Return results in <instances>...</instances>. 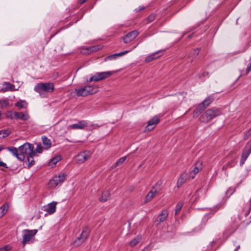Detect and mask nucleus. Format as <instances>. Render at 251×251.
Listing matches in <instances>:
<instances>
[{
    "label": "nucleus",
    "instance_id": "1",
    "mask_svg": "<svg viewBox=\"0 0 251 251\" xmlns=\"http://www.w3.org/2000/svg\"><path fill=\"white\" fill-rule=\"evenodd\" d=\"M54 89V84L52 82L38 83L34 88V91L38 93L42 98L45 97L47 94L52 93Z\"/></svg>",
    "mask_w": 251,
    "mask_h": 251
},
{
    "label": "nucleus",
    "instance_id": "2",
    "mask_svg": "<svg viewBox=\"0 0 251 251\" xmlns=\"http://www.w3.org/2000/svg\"><path fill=\"white\" fill-rule=\"evenodd\" d=\"M20 151V160L23 161L25 156L29 154H35V151L34 150L33 145L25 143L19 147Z\"/></svg>",
    "mask_w": 251,
    "mask_h": 251
},
{
    "label": "nucleus",
    "instance_id": "3",
    "mask_svg": "<svg viewBox=\"0 0 251 251\" xmlns=\"http://www.w3.org/2000/svg\"><path fill=\"white\" fill-rule=\"evenodd\" d=\"M221 114L218 108H212L206 110L200 117V120L201 122L206 123Z\"/></svg>",
    "mask_w": 251,
    "mask_h": 251
},
{
    "label": "nucleus",
    "instance_id": "4",
    "mask_svg": "<svg viewBox=\"0 0 251 251\" xmlns=\"http://www.w3.org/2000/svg\"><path fill=\"white\" fill-rule=\"evenodd\" d=\"M98 87L94 85H87L75 89L76 94L78 97H85L92 94L97 91Z\"/></svg>",
    "mask_w": 251,
    "mask_h": 251
},
{
    "label": "nucleus",
    "instance_id": "5",
    "mask_svg": "<svg viewBox=\"0 0 251 251\" xmlns=\"http://www.w3.org/2000/svg\"><path fill=\"white\" fill-rule=\"evenodd\" d=\"M112 75V72L111 71L97 73L92 75L89 80H87V82L88 83H90L93 81L97 82L107 78Z\"/></svg>",
    "mask_w": 251,
    "mask_h": 251
},
{
    "label": "nucleus",
    "instance_id": "6",
    "mask_svg": "<svg viewBox=\"0 0 251 251\" xmlns=\"http://www.w3.org/2000/svg\"><path fill=\"white\" fill-rule=\"evenodd\" d=\"M212 96L206 98L201 104H200L194 110V116H198L201 112L208 106L213 101Z\"/></svg>",
    "mask_w": 251,
    "mask_h": 251
},
{
    "label": "nucleus",
    "instance_id": "7",
    "mask_svg": "<svg viewBox=\"0 0 251 251\" xmlns=\"http://www.w3.org/2000/svg\"><path fill=\"white\" fill-rule=\"evenodd\" d=\"M90 230L88 226H85L79 236L77 237L74 242L75 246H79L81 245L88 237Z\"/></svg>",
    "mask_w": 251,
    "mask_h": 251
},
{
    "label": "nucleus",
    "instance_id": "8",
    "mask_svg": "<svg viewBox=\"0 0 251 251\" xmlns=\"http://www.w3.org/2000/svg\"><path fill=\"white\" fill-rule=\"evenodd\" d=\"M251 153V140L249 141L246 145L242 155L240 162V165L242 166L245 162L248 156Z\"/></svg>",
    "mask_w": 251,
    "mask_h": 251
},
{
    "label": "nucleus",
    "instance_id": "9",
    "mask_svg": "<svg viewBox=\"0 0 251 251\" xmlns=\"http://www.w3.org/2000/svg\"><path fill=\"white\" fill-rule=\"evenodd\" d=\"M37 232V230L24 229L23 230L22 243L25 245L33 237Z\"/></svg>",
    "mask_w": 251,
    "mask_h": 251
},
{
    "label": "nucleus",
    "instance_id": "10",
    "mask_svg": "<svg viewBox=\"0 0 251 251\" xmlns=\"http://www.w3.org/2000/svg\"><path fill=\"white\" fill-rule=\"evenodd\" d=\"M66 175L65 174H61L56 176L50 180L49 185L51 188H55L60 184H61L65 179Z\"/></svg>",
    "mask_w": 251,
    "mask_h": 251
},
{
    "label": "nucleus",
    "instance_id": "11",
    "mask_svg": "<svg viewBox=\"0 0 251 251\" xmlns=\"http://www.w3.org/2000/svg\"><path fill=\"white\" fill-rule=\"evenodd\" d=\"M88 126V123L85 120H80L76 124H74L68 126V129H84Z\"/></svg>",
    "mask_w": 251,
    "mask_h": 251
},
{
    "label": "nucleus",
    "instance_id": "12",
    "mask_svg": "<svg viewBox=\"0 0 251 251\" xmlns=\"http://www.w3.org/2000/svg\"><path fill=\"white\" fill-rule=\"evenodd\" d=\"M91 156V152L89 151H86L78 154L76 157V159L78 163L81 164L86 161Z\"/></svg>",
    "mask_w": 251,
    "mask_h": 251
},
{
    "label": "nucleus",
    "instance_id": "13",
    "mask_svg": "<svg viewBox=\"0 0 251 251\" xmlns=\"http://www.w3.org/2000/svg\"><path fill=\"white\" fill-rule=\"evenodd\" d=\"M160 121V119L155 116L148 122L147 126H146L145 131H151L153 129Z\"/></svg>",
    "mask_w": 251,
    "mask_h": 251
},
{
    "label": "nucleus",
    "instance_id": "14",
    "mask_svg": "<svg viewBox=\"0 0 251 251\" xmlns=\"http://www.w3.org/2000/svg\"><path fill=\"white\" fill-rule=\"evenodd\" d=\"M139 33L136 30L129 32L123 37V40L125 43L127 44L133 41L138 35Z\"/></svg>",
    "mask_w": 251,
    "mask_h": 251
},
{
    "label": "nucleus",
    "instance_id": "15",
    "mask_svg": "<svg viewBox=\"0 0 251 251\" xmlns=\"http://www.w3.org/2000/svg\"><path fill=\"white\" fill-rule=\"evenodd\" d=\"M13 117L16 120H21L23 121H27L30 118L27 112H18L16 111L13 112Z\"/></svg>",
    "mask_w": 251,
    "mask_h": 251
},
{
    "label": "nucleus",
    "instance_id": "16",
    "mask_svg": "<svg viewBox=\"0 0 251 251\" xmlns=\"http://www.w3.org/2000/svg\"><path fill=\"white\" fill-rule=\"evenodd\" d=\"M201 166L202 162L201 161H198L196 163V166L189 173H188L191 177V179H193L195 177V175L201 169Z\"/></svg>",
    "mask_w": 251,
    "mask_h": 251
},
{
    "label": "nucleus",
    "instance_id": "17",
    "mask_svg": "<svg viewBox=\"0 0 251 251\" xmlns=\"http://www.w3.org/2000/svg\"><path fill=\"white\" fill-rule=\"evenodd\" d=\"M191 178L190 175L186 172L183 173L179 177L177 182V186L178 188L182 185L188 179Z\"/></svg>",
    "mask_w": 251,
    "mask_h": 251
},
{
    "label": "nucleus",
    "instance_id": "18",
    "mask_svg": "<svg viewBox=\"0 0 251 251\" xmlns=\"http://www.w3.org/2000/svg\"><path fill=\"white\" fill-rule=\"evenodd\" d=\"M168 216V211L166 209L162 210L161 213L158 215L155 222L157 225L165 221Z\"/></svg>",
    "mask_w": 251,
    "mask_h": 251
},
{
    "label": "nucleus",
    "instance_id": "19",
    "mask_svg": "<svg viewBox=\"0 0 251 251\" xmlns=\"http://www.w3.org/2000/svg\"><path fill=\"white\" fill-rule=\"evenodd\" d=\"M56 204L57 202L55 201H52L49 203L45 207L44 210L47 211L50 214H52L55 212Z\"/></svg>",
    "mask_w": 251,
    "mask_h": 251
},
{
    "label": "nucleus",
    "instance_id": "20",
    "mask_svg": "<svg viewBox=\"0 0 251 251\" xmlns=\"http://www.w3.org/2000/svg\"><path fill=\"white\" fill-rule=\"evenodd\" d=\"M42 140L43 144L44 146V148L46 150H48L51 146V142L50 139H48L46 136H43L42 137Z\"/></svg>",
    "mask_w": 251,
    "mask_h": 251
},
{
    "label": "nucleus",
    "instance_id": "21",
    "mask_svg": "<svg viewBox=\"0 0 251 251\" xmlns=\"http://www.w3.org/2000/svg\"><path fill=\"white\" fill-rule=\"evenodd\" d=\"M7 150L9 151L13 155L15 156L18 159L20 160V151L19 149L18 150L16 148L13 147H10L7 148Z\"/></svg>",
    "mask_w": 251,
    "mask_h": 251
},
{
    "label": "nucleus",
    "instance_id": "22",
    "mask_svg": "<svg viewBox=\"0 0 251 251\" xmlns=\"http://www.w3.org/2000/svg\"><path fill=\"white\" fill-rule=\"evenodd\" d=\"M35 156V154H29L26 156L27 166L28 168H30L35 164V161L34 160V156Z\"/></svg>",
    "mask_w": 251,
    "mask_h": 251
},
{
    "label": "nucleus",
    "instance_id": "23",
    "mask_svg": "<svg viewBox=\"0 0 251 251\" xmlns=\"http://www.w3.org/2000/svg\"><path fill=\"white\" fill-rule=\"evenodd\" d=\"M110 198V192L108 190L103 191L99 200L101 202H104L107 201Z\"/></svg>",
    "mask_w": 251,
    "mask_h": 251
},
{
    "label": "nucleus",
    "instance_id": "24",
    "mask_svg": "<svg viewBox=\"0 0 251 251\" xmlns=\"http://www.w3.org/2000/svg\"><path fill=\"white\" fill-rule=\"evenodd\" d=\"M161 52V50H158V51H157L156 52H154L149 55H148L146 59H145V61L146 62H150V61H151L152 60L156 59V58H157L158 57H159L161 55H159L158 56H155L156 55L158 54V53H160Z\"/></svg>",
    "mask_w": 251,
    "mask_h": 251
},
{
    "label": "nucleus",
    "instance_id": "25",
    "mask_svg": "<svg viewBox=\"0 0 251 251\" xmlns=\"http://www.w3.org/2000/svg\"><path fill=\"white\" fill-rule=\"evenodd\" d=\"M162 184L163 181L161 180H159L156 183L155 185L151 188V190H153L155 193H158L162 189Z\"/></svg>",
    "mask_w": 251,
    "mask_h": 251
},
{
    "label": "nucleus",
    "instance_id": "26",
    "mask_svg": "<svg viewBox=\"0 0 251 251\" xmlns=\"http://www.w3.org/2000/svg\"><path fill=\"white\" fill-rule=\"evenodd\" d=\"M156 194L157 193H155L153 190L151 189V191L147 195L144 202L147 203L151 201L154 198Z\"/></svg>",
    "mask_w": 251,
    "mask_h": 251
},
{
    "label": "nucleus",
    "instance_id": "27",
    "mask_svg": "<svg viewBox=\"0 0 251 251\" xmlns=\"http://www.w3.org/2000/svg\"><path fill=\"white\" fill-rule=\"evenodd\" d=\"M5 86V87H3L1 89V92H5L8 90H12L13 88L14 87V85L11 84L9 82H4V83L3 84V86Z\"/></svg>",
    "mask_w": 251,
    "mask_h": 251
},
{
    "label": "nucleus",
    "instance_id": "28",
    "mask_svg": "<svg viewBox=\"0 0 251 251\" xmlns=\"http://www.w3.org/2000/svg\"><path fill=\"white\" fill-rule=\"evenodd\" d=\"M126 156H124L119 159L117 162L114 164L111 168L112 169L116 168L117 166H120L122 165V164L126 161Z\"/></svg>",
    "mask_w": 251,
    "mask_h": 251
},
{
    "label": "nucleus",
    "instance_id": "29",
    "mask_svg": "<svg viewBox=\"0 0 251 251\" xmlns=\"http://www.w3.org/2000/svg\"><path fill=\"white\" fill-rule=\"evenodd\" d=\"M8 209V205L4 204L0 207V217L3 216L7 211Z\"/></svg>",
    "mask_w": 251,
    "mask_h": 251
},
{
    "label": "nucleus",
    "instance_id": "30",
    "mask_svg": "<svg viewBox=\"0 0 251 251\" xmlns=\"http://www.w3.org/2000/svg\"><path fill=\"white\" fill-rule=\"evenodd\" d=\"M141 240V237L140 236H137V237L133 238L130 242V245L131 247L135 246Z\"/></svg>",
    "mask_w": 251,
    "mask_h": 251
},
{
    "label": "nucleus",
    "instance_id": "31",
    "mask_svg": "<svg viewBox=\"0 0 251 251\" xmlns=\"http://www.w3.org/2000/svg\"><path fill=\"white\" fill-rule=\"evenodd\" d=\"M0 105L2 108L8 107L9 106V100L7 99L0 100Z\"/></svg>",
    "mask_w": 251,
    "mask_h": 251
},
{
    "label": "nucleus",
    "instance_id": "32",
    "mask_svg": "<svg viewBox=\"0 0 251 251\" xmlns=\"http://www.w3.org/2000/svg\"><path fill=\"white\" fill-rule=\"evenodd\" d=\"M235 230L234 229H226L223 232V235L225 237V238H228L232 233L234 232Z\"/></svg>",
    "mask_w": 251,
    "mask_h": 251
},
{
    "label": "nucleus",
    "instance_id": "33",
    "mask_svg": "<svg viewBox=\"0 0 251 251\" xmlns=\"http://www.w3.org/2000/svg\"><path fill=\"white\" fill-rule=\"evenodd\" d=\"M15 105L20 108H25L27 106V104L25 101H21L16 102Z\"/></svg>",
    "mask_w": 251,
    "mask_h": 251
},
{
    "label": "nucleus",
    "instance_id": "34",
    "mask_svg": "<svg viewBox=\"0 0 251 251\" xmlns=\"http://www.w3.org/2000/svg\"><path fill=\"white\" fill-rule=\"evenodd\" d=\"M101 49V47L100 46H92L90 48H87V50L88 51V53L96 51Z\"/></svg>",
    "mask_w": 251,
    "mask_h": 251
},
{
    "label": "nucleus",
    "instance_id": "35",
    "mask_svg": "<svg viewBox=\"0 0 251 251\" xmlns=\"http://www.w3.org/2000/svg\"><path fill=\"white\" fill-rule=\"evenodd\" d=\"M136 47H137V46H135L132 49H131L130 50H125L124 51L120 52H119V53H115L116 56H117V57H120V56H122V55L126 54L127 53L129 52L132 50H133L134 49L136 48Z\"/></svg>",
    "mask_w": 251,
    "mask_h": 251
},
{
    "label": "nucleus",
    "instance_id": "36",
    "mask_svg": "<svg viewBox=\"0 0 251 251\" xmlns=\"http://www.w3.org/2000/svg\"><path fill=\"white\" fill-rule=\"evenodd\" d=\"M183 206V203L181 202H179L176 205V208L175 210V215H177L179 211H180L182 207Z\"/></svg>",
    "mask_w": 251,
    "mask_h": 251
},
{
    "label": "nucleus",
    "instance_id": "37",
    "mask_svg": "<svg viewBox=\"0 0 251 251\" xmlns=\"http://www.w3.org/2000/svg\"><path fill=\"white\" fill-rule=\"evenodd\" d=\"M60 160V158L59 157H55L52 158L49 162L50 166H52L57 163Z\"/></svg>",
    "mask_w": 251,
    "mask_h": 251
},
{
    "label": "nucleus",
    "instance_id": "38",
    "mask_svg": "<svg viewBox=\"0 0 251 251\" xmlns=\"http://www.w3.org/2000/svg\"><path fill=\"white\" fill-rule=\"evenodd\" d=\"M200 50V49L199 48L194 49L191 52V55L193 56L194 57H196V56L198 55Z\"/></svg>",
    "mask_w": 251,
    "mask_h": 251
},
{
    "label": "nucleus",
    "instance_id": "39",
    "mask_svg": "<svg viewBox=\"0 0 251 251\" xmlns=\"http://www.w3.org/2000/svg\"><path fill=\"white\" fill-rule=\"evenodd\" d=\"M208 74L209 73L208 72L203 71L198 75V77L202 79L205 77L207 76L208 75Z\"/></svg>",
    "mask_w": 251,
    "mask_h": 251
},
{
    "label": "nucleus",
    "instance_id": "40",
    "mask_svg": "<svg viewBox=\"0 0 251 251\" xmlns=\"http://www.w3.org/2000/svg\"><path fill=\"white\" fill-rule=\"evenodd\" d=\"M117 58L115 53L110 55L105 58V61L115 60Z\"/></svg>",
    "mask_w": 251,
    "mask_h": 251
},
{
    "label": "nucleus",
    "instance_id": "41",
    "mask_svg": "<svg viewBox=\"0 0 251 251\" xmlns=\"http://www.w3.org/2000/svg\"><path fill=\"white\" fill-rule=\"evenodd\" d=\"M0 133H2V137L5 138L10 134V131L9 130H2L0 131Z\"/></svg>",
    "mask_w": 251,
    "mask_h": 251
},
{
    "label": "nucleus",
    "instance_id": "42",
    "mask_svg": "<svg viewBox=\"0 0 251 251\" xmlns=\"http://www.w3.org/2000/svg\"><path fill=\"white\" fill-rule=\"evenodd\" d=\"M34 151H35V153L38 152L39 153H41L43 152V148L41 146V145L38 144L37 145L36 148Z\"/></svg>",
    "mask_w": 251,
    "mask_h": 251
},
{
    "label": "nucleus",
    "instance_id": "43",
    "mask_svg": "<svg viewBox=\"0 0 251 251\" xmlns=\"http://www.w3.org/2000/svg\"><path fill=\"white\" fill-rule=\"evenodd\" d=\"M11 249V247L7 245L0 248V251H9Z\"/></svg>",
    "mask_w": 251,
    "mask_h": 251
},
{
    "label": "nucleus",
    "instance_id": "44",
    "mask_svg": "<svg viewBox=\"0 0 251 251\" xmlns=\"http://www.w3.org/2000/svg\"><path fill=\"white\" fill-rule=\"evenodd\" d=\"M6 117L9 118L11 119H14V117H13V112L11 111H7L6 113Z\"/></svg>",
    "mask_w": 251,
    "mask_h": 251
},
{
    "label": "nucleus",
    "instance_id": "45",
    "mask_svg": "<svg viewBox=\"0 0 251 251\" xmlns=\"http://www.w3.org/2000/svg\"><path fill=\"white\" fill-rule=\"evenodd\" d=\"M226 165L227 167H233L235 165V163L233 161H231L230 162H228Z\"/></svg>",
    "mask_w": 251,
    "mask_h": 251
},
{
    "label": "nucleus",
    "instance_id": "46",
    "mask_svg": "<svg viewBox=\"0 0 251 251\" xmlns=\"http://www.w3.org/2000/svg\"><path fill=\"white\" fill-rule=\"evenodd\" d=\"M251 136V128L248 130V131L247 132L246 135V138L245 139H247L248 138V137L249 136Z\"/></svg>",
    "mask_w": 251,
    "mask_h": 251
},
{
    "label": "nucleus",
    "instance_id": "47",
    "mask_svg": "<svg viewBox=\"0 0 251 251\" xmlns=\"http://www.w3.org/2000/svg\"><path fill=\"white\" fill-rule=\"evenodd\" d=\"M154 16L153 15H150L148 17V20H149V22H151L154 20Z\"/></svg>",
    "mask_w": 251,
    "mask_h": 251
},
{
    "label": "nucleus",
    "instance_id": "48",
    "mask_svg": "<svg viewBox=\"0 0 251 251\" xmlns=\"http://www.w3.org/2000/svg\"><path fill=\"white\" fill-rule=\"evenodd\" d=\"M144 9V7L140 6V7H139V8L138 9L137 8L136 9V10L137 11H141V10H143Z\"/></svg>",
    "mask_w": 251,
    "mask_h": 251
},
{
    "label": "nucleus",
    "instance_id": "49",
    "mask_svg": "<svg viewBox=\"0 0 251 251\" xmlns=\"http://www.w3.org/2000/svg\"><path fill=\"white\" fill-rule=\"evenodd\" d=\"M240 245H238L236 247V248H235V250L237 251L239 249H240Z\"/></svg>",
    "mask_w": 251,
    "mask_h": 251
},
{
    "label": "nucleus",
    "instance_id": "50",
    "mask_svg": "<svg viewBox=\"0 0 251 251\" xmlns=\"http://www.w3.org/2000/svg\"><path fill=\"white\" fill-rule=\"evenodd\" d=\"M86 0H80L79 2L82 4L85 2Z\"/></svg>",
    "mask_w": 251,
    "mask_h": 251
},
{
    "label": "nucleus",
    "instance_id": "51",
    "mask_svg": "<svg viewBox=\"0 0 251 251\" xmlns=\"http://www.w3.org/2000/svg\"><path fill=\"white\" fill-rule=\"evenodd\" d=\"M192 36H193V34H191L189 35L188 37L189 38H191L192 37Z\"/></svg>",
    "mask_w": 251,
    "mask_h": 251
},
{
    "label": "nucleus",
    "instance_id": "52",
    "mask_svg": "<svg viewBox=\"0 0 251 251\" xmlns=\"http://www.w3.org/2000/svg\"><path fill=\"white\" fill-rule=\"evenodd\" d=\"M176 97H176V96H174V99H176Z\"/></svg>",
    "mask_w": 251,
    "mask_h": 251
},
{
    "label": "nucleus",
    "instance_id": "53",
    "mask_svg": "<svg viewBox=\"0 0 251 251\" xmlns=\"http://www.w3.org/2000/svg\"><path fill=\"white\" fill-rule=\"evenodd\" d=\"M246 49H244V50H243V51L246 50Z\"/></svg>",
    "mask_w": 251,
    "mask_h": 251
},
{
    "label": "nucleus",
    "instance_id": "54",
    "mask_svg": "<svg viewBox=\"0 0 251 251\" xmlns=\"http://www.w3.org/2000/svg\"><path fill=\"white\" fill-rule=\"evenodd\" d=\"M234 251H235V250H234Z\"/></svg>",
    "mask_w": 251,
    "mask_h": 251
}]
</instances>
